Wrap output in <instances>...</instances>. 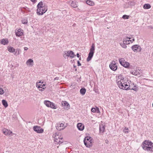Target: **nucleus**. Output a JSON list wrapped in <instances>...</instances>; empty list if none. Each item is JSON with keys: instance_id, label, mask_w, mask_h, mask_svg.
Returning <instances> with one entry per match:
<instances>
[{"instance_id": "obj_1", "label": "nucleus", "mask_w": 153, "mask_h": 153, "mask_svg": "<svg viewBox=\"0 0 153 153\" xmlns=\"http://www.w3.org/2000/svg\"><path fill=\"white\" fill-rule=\"evenodd\" d=\"M143 149L147 151L153 152V143L149 140H145L143 143Z\"/></svg>"}, {"instance_id": "obj_2", "label": "nucleus", "mask_w": 153, "mask_h": 153, "mask_svg": "<svg viewBox=\"0 0 153 153\" xmlns=\"http://www.w3.org/2000/svg\"><path fill=\"white\" fill-rule=\"evenodd\" d=\"M92 138L91 137L87 136L84 139V144L87 147H91L92 145Z\"/></svg>"}, {"instance_id": "obj_3", "label": "nucleus", "mask_w": 153, "mask_h": 153, "mask_svg": "<svg viewBox=\"0 0 153 153\" xmlns=\"http://www.w3.org/2000/svg\"><path fill=\"white\" fill-rule=\"evenodd\" d=\"M95 46L94 44H92L91 48L90 49V51L88 54V56L87 59V62L90 61L93 57L94 52Z\"/></svg>"}, {"instance_id": "obj_4", "label": "nucleus", "mask_w": 153, "mask_h": 153, "mask_svg": "<svg viewBox=\"0 0 153 153\" xmlns=\"http://www.w3.org/2000/svg\"><path fill=\"white\" fill-rule=\"evenodd\" d=\"M48 10L47 6H45L44 7L37 9V13L39 15H42L45 13Z\"/></svg>"}, {"instance_id": "obj_5", "label": "nucleus", "mask_w": 153, "mask_h": 153, "mask_svg": "<svg viewBox=\"0 0 153 153\" xmlns=\"http://www.w3.org/2000/svg\"><path fill=\"white\" fill-rule=\"evenodd\" d=\"M116 82L118 86L120 88V86L124 83V82H126V80L122 75H120L117 78Z\"/></svg>"}, {"instance_id": "obj_6", "label": "nucleus", "mask_w": 153, "mask_h": 153, "mask_svg": "<svg viewBox=\"0 0 153 153\" xmlns=\"http://www.w3.org/2000/svg\"><path fill=\"white\" fill-rule=\"evenodd\" d=\"M63 55V56H64V57L65 58H66V56H68L69 57L71 58L72 59L75 56L74 52L71 51H65Z\"/></svg>"}, {"instance_id": "obj_7", "label": "nucleus", "mask_w": 153, "mask_h": 153, "mask_svg": "<svg viewBox=\"0 0 153 153\" xmlns=\"http://www.w3.org/2000/svg\"><path fill=\"white\" fill-rule=\"evenodd\" d=\"M129 82L127 83L126 82H124V83L120 86V88L123 90H128L130 89L131 86Z\"/></svg>"}, {"instance_id": "obj_8", "label": "nucleus", "mask_w": 153, "mask_h": 153, "mask_svg": "<svg viewBox=\"0 0 153 153\" xmlns=\"http://www.w3.org/2000/svg\"><path fill=\"white\" fill-rule=\"evenodd\" d=\"M140 69H137V68H136L135 69L131 70V73L134 75L139 76L140 75V74L142 73Z\"/></svg>"}, {"instance_id": "obj_9", "label": "nucleus", "mask_w": 153, "mask_h": 153, "mask_svg": "<svg viewBox=\"0 0 153 153\" xmlns=\"http://www.w3.org/2000/svg\"><path fill=\"white\" fill-rule=\"evenodd\" d=\"M134 41V38L132 39L126 37V38L123 39V42L124 44L128 45L132 43Z\"/></svg>"}, {"instance_id": "obj_10", "label": "nucleus", "mask_w": 153, "mask_h": 153, "mask_svg": "<svg viewBox=\"0 0 153 153\" xmlns=\"http://www.w3.org/2000/svg\"><path fill=\"white\" fill-rule=\"evenodd\" d=\"M119 61L121 65L123 67H129V63L128 62L125 61L124 59L121 58L119 59Z\"/></svg>"}, {"instance_id": "obj_11", "label": "nucleus", "mask_w": 153, "mask_h": 153, "mask_svg": "<svg viewBox=\"0 0 153 153\" xmlns=\"http://www.w3.org/2000/svg\"><path fill=\"white\" fill-rule=\"evenodd\" d=\"M34 131L38 133H41L43 132V129L38 126H35L33 128Z\"/></svg>"}, {"instance_id": "obj_12", "label": "nucleus", "mask_w": 153, "mask_h": 153, "mask_svg": "<svg viewBox=\"0 0 153 153\" xmlns=\"http://www.w3.org/2000/svg\"><path fill=\"white\" fill-rule=\"evenodd\" d=\"M66 126H64V124L60 122L58 123L56 126V129L59 131L63 129Z\"/></svg>"}, {"instance_id": "obj_13", "label": "nucleus", "mask_w": 153, "mask_h": 153, "mask_svg": "<svg viewBox=\"0 0 153 153\" xmlns=\"http://www.w3.org/2000/svg\"><path fill=\"white\" fill-rule=\"evenodd\" d=\"M61 105L62 106L65 108L68 109L70 108V105L66 101H62L61 102Z\"/></svg>"}, {"instance_id": "obj_14", "label": "nucleus", "mask_w": 153, "mask_h": 153, "mask_svg": "<svg viewBox=\"0 0 153 153\" xmlns=\"http://www.w3.org/2000/svg\"><path fill=\"white\" fill-rule=\"evenodd\" d=\"M131 48L134 52L137 51L138 50H139V51H141V49L140 46L137 45L132 46Z\"/></svg>"}, {"instance_id": "obj_15", "label": "nucleus", "mask_w": 153, "mask_h": 153, "mask_svg": "<svg viewBox=\"0 0 153 153\" xmlns=\"http://www.w3.org/2000/svg\"><path fill=\"white\" fill-rule=\"evenodd\" d=\"M77 127L78 129L80 131H82L84 128V125L81 123H78Z\"/></svg>"}, {"instance_id": "obj_16", "label": "nucleus", "mask_w": 153, "mask_h": 153, "mask_svg": "<svg viewBox=\"0 0 153 153\" xmlns=\"http://www.w3.org/2000/svg\"><path fill=\"white\" fill-rule=\"evenodd\" d=\"M2 131L3 133L6 135H10L12 133V132L10 130H8L5 128Z\"/></svg>"}, {"instance_id": "obj_17", "label": "nucleus", "mask_w": 153, "mask_h": 153, "mask_svg": "<svg viewBox=\"0 0 153 153\" xmlns=\"http://www.w3.org/2000/svg\"><path fill=\"white\" fill-rule=\"evenodd\" d=\"M104 126L103 124H100V133H103L104 132Z\"/></svg>"}, {"instance_id": "obj_18", "label": "nucleus", "mask_w": 153, "mask_h": 153, "mask_svg": "<svg viewBox=\"0 0 153 153\" xmlns=\"http://www.w3.org/2000/svg\"><path fill=\"white\" fill-rule=\"evenodd\" d=\"M21 29H19L16 32V36L19 37L22 35L23 33Z\"/></svg>"}, {"instance_id": "obj_19", "label": "nucleus", "mask_w": 153, "mask_h": 153, "mask_svg": "<svg viewBox=\"0 0 153 153\" xmlns=\"http://www.w3.org/2000/svg\"><path fill=\"white\" fill-rule=\"evenodd\" d=\"M26 64L29 66H32L33 64V62L32 59H29L26 62Z\"/></svg>"}, {"instance_id": "obj_20", "label": "nucleus", "mask_w": 153, "mask_h": 153, "mask_svg": "<svg viewBox=\"0 0 153 153\" xmlns=\"http://www.w3.org/2000/svg\"><path fill=\"white\" fill-rule=\"evenodd\" d=\"M71 2V6L74 8L76 7H77V4L76 1H70Z\"/></svg>"}, {"instance_id": "obj_21", "label": "nucleus", "mask_w": 153, "mask_h": 153, "mask_svg": "<svg viewBox=\"0 0 153 153\" xmlns=\"http://www.w3.org/2000/svg\"><path fill=\"white\" fill-rule=\"evenodd\" d=\"M8 43V41L7 39H3L1 41V43L4 45H5L7 44Z\"/></svg>"}, {"instance_id": "obj_22", "label": "nucleus", "mask_w": 153, "mask_h": 153, "mask_svg": "<svg viewBox=\"0 0 153 153\" xmlns=\"http://www.w3.org/2000/svg\"><path fill=\"white\" fill-rule=\"evenodd\" d=\"M86 3L87 4L90 6H93L94 4V2L90 0H87L86 1Z\"/></svg>"}, {"instance_id": "obj_23", "label": "nucleus", "mask_w": 153, "mask_h": 153, "mask_svg": "<svg viewBox=\"0 0 153 153\" xmlns=\"http://www.w3.org/2000/svg\"><path fill=\"white\" fill-rule=\"evenodd\" d=\"M86 91V89L85 88H82L80 91V94L82 95H84Z\"/></svg>"}, {"instance_id": "obj_24", "label": "nucleus", "mask_w": 153, "mask_h": 153, "mask_svg": "<svg viewBox=\"0 0 153 153\" xmlns=\"http://www.w3.org/2000/svg\"><path fill=\"white\" fill-rule=\"evenodd\" d=\"M44 103L47 106L49 107L51 103V102L48 100H45L44 101Z\"/></svg>"}, {"instance_id": "obj_25", "label": "nucleus", "mask_w": 153, "mask_h": 153, "mask_svg": "<svg viewBox=\"0 0 153 153\" xmlns=\"http://www.w3.org/2000/svg\"><path fill=\"white\" fill-rule=\"evenodd\" d=\"M45 6L43 4V3L42 1H41L39 2L37 5V9L40 8L41 7H44Z\"/></svg>"}, {"instance_id": "obj_26", "label": "nucleus", "mask_w": 153, "mask_h": 153, "mask_svg": "<svg viewBox=\"0 0 153 153\" xmlns=\"http://www.w3.org/2000/svg\"><path fill=\"white\" fill-rule=\"evenodd\" d=\"M2 102L3 105L5 107H7L8 106V104L7 102L4 100H3L2 101Z\"/></svg>"}, {"instance_id": "obj_27", "label": "nucleus", "mask_w": 153, "mask_h": 153, "mask_svg": "<svg viewBox=\"0 0 153 153\" xmlns=\"http://www.w3.org/2000/svg\"><path fill=\"white\" fill-rule=\"evenodd\" d=\"M151 6L149 4H145L143 6V7L145 9H148L150 8Z\"/></svg>"}, {"instance_id": "obj_28", "label": "nucleus", "mask_w": 153, "mask_h": 153, "mask_svg": "<svg viewBox=\"0 0 153 153\" xmlns=\"http://www.w3.org/2000/svg\"><path fill=\"white\" fill-rule=\"evenodd\" d=\"M7 49H8V50L10 52L13 53V52H15V50L13 47H9Z\"/></svg>"}, {"instance_id": "obj_29", "label": "nucleus", "mask_w": 153, "mask_h": 153, "mask_svg": "<svg viewBox=\"0 0 153 153\" xmlns=\"http://www.w3.org/2000/svg\"><path fill=\"white\" fill-rule=\"evenodd\" d=\"M123 131L125 134H128L129 132V129L128 128L125 127L123 130Z\"/></svg>"}, {"instance_id": "obj_30", "label": "nucleus", "mask_w": 153, "mask_h": 153, "mask_svg": "<svg viewBox=\"0 0 153 153\" xmlns=\"http://www.w3.org/2000/svg\"><path fill=\"white\" fill-rule=\"evenodd\" d=\"M63 139L62 137H60V138L58 139H55V140H54V141L56 142V143L57 144H59V142H60V140H62V139Z\"/></svg>"}, {"instance_id": "obj_31", "label": "nucleus", "mask_w": 153, "mask_h": 153, "mask_svg": "<svg viewBox=\"0 0 153 153\" xmlns=\"http://www.w3.org/2000/svg\"><path fill=\"white\" fill-rule=\"evenodd\" d=\"M49 107L53 109H56V106L54 104L53 102H51V103Z\"/></svg>"}, {"instance_id": "obj_32", "label": "nucleus", "mask_w": 153, "mask_h": 153, "mask_svg": "<svg viewBox=\"0 0 153 153\" xmlns=\"http://www.w3.org/2000/svg\"><path fill=\"white\" fill-rule=\"evenodd\" d=\"M131 90H133L134 91H137V88L135 85H134L133 87H132V86H131V87L130 88V89Z\"/></svg>"}, {"instance_id": "obj_33", "label": "nucleus", "mask_w": 153, "mask_h": 153, "mask_svg": "<svg viewBox=\"0 0 153 153\" xmlns=\"http://www.w3.org/2000/svg\"><path fill=\"white\" fill-rule=\"evenodd\" d=\"M129 16L127 15H124L122 17V18L124 19H128L129 18Z\"/></svg>"}, {"instance_id": "obj_34", "label": "nucleus", "mask_w": 153, "mask_h": 153, "mask_svg": "<svg viewBox=\"0 0 153 153\" xmlns=\"http://www.w3.org/2000/svg\"><path fill=\"white\" fill-rule=\"evenodd\" d=\"M36 86L38 88H42V85H40L39 84V83H36Z\"/></svg>"}, {"instance_id": "obj_35", "label": "nucleus", "mask_w": 153, "mask_h": 153, "mask_svg": "<svg viewBox=\"0 0 153 153\" xmlns=\"http://www.w3.org/2000/svg\"><path fill=\"white\" fill-rule=\"evenodd\" d=\"M20 50L19 49H18L16 50V51L15 53H14V54L15 55L17 52V54L18 55L20 54Z\"/></svg>"}, {"instance_id": "obj_36", "label": "nucleus", "mask_w": 153, "mask_h": 153, "mask_svg": "<svg viewBox=\"0 0 153 153\" xmlns=\"http://www.w3.org/2000/svg\"><path fill=\"white\" fill-rule=\"evenodd\" d=\"M113 62H114V63H111L109 65V67H115L114 66V65H115V62L114 61Z\"/></svg>"}, {"instance_id": "obj_37", "label": "nucleus", "mask_w": 153, "mask_h": 153, "mask_svg": "<svg viewBox=\"0 0 153 153\" xmlns=\"http://www.w3.org/2000/svg\"><path fill=\"white\" fill-rule=\"evenodd\" d=\"M126 45V44H124L123 43L122 44H120V45H121V46H122L123 48H126L127 46Z\"/></svg>"}, {"instance_id": "obj_38", "label": "nucleus", "mask_w": 153, "mask_h": 153, "mask_svg": "<svg viewBox=\"0 0 153 153\" xmlns=\"http://www.w3.org/2000/svg\"><path fill=\"white\" fill-rule=\"evenodd\" d=\"M4 93V91L3 89L1 88H0V94H3Z\"/></svg>"}, {"instance_id": "obj_39", "label": "nucleus", "mask_w": 153, "mask_h": 153, "mask_svg": "<svg viewBox=\"0 0 153 153\" xmlns=\"http://www.w3.org/2000/svg\"><path fill=\"white\" fill-rule=\"evenodd\" d=\"M22 23L24 24H27V20H23L22 21Z\"/></svg>"}, {"instance_id": "obj_40", "label": "nucleus", "mask_w": 153, "mask_h": 153, "mask_svg": "<svg viewBox=\"0 0 153 153\" xmlns=\"http://www.w3.org/2000/svg\"><path fill=\"white\" fill-rule=\"evenodd\" d=\"M91 111L93 112H96V109L95 108H92L91 109Z\"/></svg>"}, {"instance_id": "obj_41", "label": "nucleus", "mask_w": 153, "mask_h": 153, "mask_svg": "<svg viewBox=\"0 0 153 153\" xmlns=\"http://www.w3.org/2000/svg\"><path fill=\"white\" fill-rule=\"evenodd\" d=\"M54 138H55V139L54 140H55V139L56 138V139H58V138H60V137H59V135H55L54 136Z\"/></svg>"}, {"instance_id": "obj_42", "label": "nucleus", "mask_w": 153, "mask_h": 153, "mask_svg": "<svg viewBox=\"0 0 153 153\" xmlns=\"http://www.w3.org/2000/svg\"><path fill=\"white\" fill-rule=\"evenodd\" d=\"M39 89V90L41 91H43L45 89L44 88H42H42H40Z\"/></svg>"}, {"instance_id": "obj_43", "label": "nucleus", "mask_w": 153, "mask_h": 153, "mask_svg": "<svg viewBox=\"0 0 153 153\" xmlns=\"http://www.w3.org/2000/svg\"><path fill=\"white\" fill-rule=\"evenodd\" d=\"M77 64H78V66H80L81 65V64L80 63V62H79V61H78V60L77 61Z\"/></svg>"}, {"instance_id": "obj_44", "label": "nucleus", "mask_w": 153, "mask_h": 153, "mask_svg": "<svg viewBox=\"0 0 153 153\" xmlns=\"http://www.w3.org/2000/svg\"><path fill=\"white\" fill-rule=\"evenodd\" d=\"M96 109V112H95L98 113L100 112L98 108H97Z\"/></svg>"}, {"instance_id": "obj_45", "label": "nucleus", "mask_w": 153, "mask_h": 153, "mask_svg": "<svg viewBox=\"0 0 153 153\" xmlns=\"http://www.w3.org/2000/svg\"><path fill=\"white\" fill-rule=\"evenodd\" d=\"M60 142H59V144H61V143H62L63 142V139H62V140H60Z\"/></svg>"}, {"instance_id": "obj_46", "label": "nucleus", "mask_w": 153, "mask_h": 153, "mask_svg": "<svg viewBox=\"0 0 153 153\" xmlns=\"http://www.w3.org/2000/svg\"><path fill=\"white\" fill-rule=\"evenodd\" d=\"M28 49V48L27 47H25L24 48V49L25 51H26V50H27Z\"/></svg>"}, {"instance_id": "obj_47", "label": "nucleus", "mask_w": 153, "mask_h": 153, "mask_svg": "<svg viewBox=\"0 0 153 153\" xmlns=\"http://www.w3.org/2000/svg\"><path fill=\"white\" fill-rule=\"evenodd\" d=\"M112 70L115 71V68H110Z\"/></svg>"}, {"instance_id": "obj_48", "label": "nucleus", "mask_w": 153, "mask_h": 153, "mask_svg": "<svg viewBox=\"0 0 153 153\" xmlns=\"http://www.w3.org/2000/svg\"><path fill=\"white\" fill-rule=\"evenodd\" d=\"M30 1L33 2L35 3L36 2V0H30Z\"/></svg>"}, {"instance_id": "obj_49", "label": "nucleus", "mask_w": 153, "mask_h": 153, "mask_svg": "<svg viewBox=\"0 0 153 153\" xmlns=\"http://www.w3.org/2000/svg\"><path fill=\"white\" fill-rule=\"evenodd\" d=\"M59 79V78L58 77H56L54 78V80H58V79Z\"/></svg>"}, {"instance_id": "obj_50", "label": "nucleus", "mask_w": 153, "mask_h": 153, "mask_svg": "<svg viewBox=\"0 0 153 153\" xmlns=\"http://www.w3.org/2000/svg\"><path fill=\"white\" fill-rule=\"evenodd\" d=\"M76 56L77 57L79 58L80 56V55L78 53H77Z\"/></svg>"}, {"instance_id": "obj_51", "label": "nucleus", "mask_w": 153, "mask_h": 153, "mask_svg": "<svg viewBox=\"0 0 153 153\" xmlns=\"http://www.w3.org/2000/svg\"><path fill=\"white\" fill-rule=\"evenodd\" d=\"M38 83H39H39H41V81L39 82H38ZM42 83H43V82H42Z\"/></svg>"}, {"instance_id": "obj_52", "label": "nucleus", "mask_w": 153, "mask_h": 153, "mask_svg": "<svg viewBox=\"0 0 153 153\" xmlns=\"http://www.w3.org/2000/svg\"><path fill=\"white\" fill-rule=\"evenodd\" d=\"M45 86V84H43V85H42V87L44 86Z\"/></svg>"}, {"instance_id": "obj_53", "label": "nucleus", "mask_w": 153, "mask_h": 153, "mask_svg": "<svg viewBox=\"0 0 153 153\" xmlns=\"http://www.w3.org/2000/svg\"><path fill=\"white\" fill-rule=\"evenodd\" d=\"M117 68H115V71L117 70Z\"/></svg>"}, {"instance_id": "obj_54", "label": "nucleus", "mask_w": 153, "mask_h": 153, "mask_svg": "<svg viewBox=\"0 0 153 153\" xmlns=\"http://www.w3.org/2000/svg\"><path fill=\"white\" fill-rule=\"evenodd\" d=\"M74 67H76V66H75V65H74Z\"/></svg>"}, {"instance_id": "obj_55", "label": "nucleus", "mask_w": 153, "mask_h": 153, "mask_svg": "<svg viewBox=\"0 0 153 153\" xmlns=\"http://www.w3.org/2000/svg\"><path fill=\"white\" fill-rule=\"evenodd\" d=\"M117 67V65H115V67Z\"/></svg>"}, {"instance_id": "obj_56", "label": "nucleus", "mask_w": 153, "mask_h": 153, "mask_svg": "<svg viewBox=\"0 0 153 153\" xmlns=\"http://www.w3.org/2000/svg\"><path fill=\"white\" fill-rule=\"evenodd\" d=\"M152 55H153V52L152 53Z\"/></svg>"}, {"instance_id": "obj_57", "label": "nucleus", "mask_w": 153, "mask_h": 153, "mask_svg": "<svg viewBox=\"0 0 153 153\" xmlns=\"http://www.w3.org/2000/svg\"><path fill=\"white\" fill-rule=\"evenodd\" d=\"M133 85H134V83H133Z\"/></svg>"}, {"instance_id": "obj_58", "label": "nucleus", "mask_w": 153, "mask_h": 153, "mask_svg": "<svg viewBox=\"0 0 153 153\" xmlns=\"http://www.w3.org/2000/svg\"><path fill=\"white\" fill-rule=\"evenodd\" d=\"M79 59L80 60L81 59V58H79Z\"/></svg>"}]
</instances>
